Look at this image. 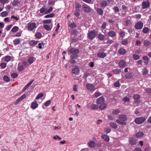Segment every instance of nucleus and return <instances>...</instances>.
Listing matches in <instances>:
<instances>
[{"mask_svg": "<svg viewBox=\"0 0 151 151\" xmlns=\"http://www.w3.org/2000/svg\"><path fill=\"white\" fill-rule=\"evenodd\" d=\"M84 2L89 4H92L93 3V1L92 0H82Z\"/></svg>", "mask_w": 151, "mask_h": 151, "instance_id": "49530a36", "label": "nucleus"}, {"mask_svg": "<svg viewBox=\"0 0 151 151\" xmlns=\"http://www.w3.org/2000/svg\"><path fill=\"white\" fill-rule=\"evenodd\" d=\"M26 94L25 93L23 94L19 98L17 99L15 101L14 104L15 105H17L23 99H25L26 98Z\"/></svg>", "mask_w": 151, "mask_h": 151, "instance_id": "ddd939ff", "label": "nucleus"}, {"mask_svg": "<svg viewBox=\"0 0 151 151\" xmlns=\"http://www.w3.org/2000/svg\"><path fill=\"white\" fill-rule=\"evenodd\" d=\"M101 137L102 139L106 142H108L109 140V137L106 134H102L101 136Z\"/></svg>", "mask_w": 151, "mask_h": 151, "instance_id": "aec40b11", "label": "nucleus"}, {"mask_svg": "<svg viewBox=\"0 0 151 151\" xmlns=\"http://www.w3.org/2000/svg\"><path fill=\"white\" fill-rule=\"evenodd\" d=\"M107 2L105 0H104L101 2L100 5L102 7H105L107 5Z\"/></svg>", "mask_w": 151, "mask_h": 151, "instance_id": "cd10ccee", "label": "nucleus"}, {"mask_svg": "<svg viewBox=\"0 0 151 151\" xmlns=\"http://www.w3.org/2000/svg\"><path fill=\"white\" fill-rule=\"evenodd\" d=\"M55 1L54 0H49L48 4L49 5H54L55 4Z\"/></svg>", "mask_w": 151, "mask_h": 151, "instance_id": "5fc2aeb1", "label": "nucleus"}, {"mask_svg": "<svg viewBox=\"0 0 151 151\" xmlns=\"http://www.w3.org/2000/svg\"><path fill=\"white\" fill-rule=\"evenodd\" d=\"M126 65V62L124 60H121L119 63V65L120 67L124 68Z\"/></svg>", "mask_w": 151, "mask_h": 151, "instance_id": "412c9836", "label": "nucleus"}, {"mask_svg": "<svg viewBox=\"0 0 151 151\" xmlns=\"http://www.w3.org/2000/svg\"><path fill=\"white\" fill-rule=\"evenodd\" d=\"M129 142L130 144L132 145H134L136 144L137 142V139L135 138L132 137L129 140Z\"/></svg>", "mask_w": 151, "mask_h": 151, "instance_id": "f3484780", "label": "nucleus"}, {"mask_svg": "<svg viewBox=\"0 0 151 151\" xmlns=\"http://www.w3.org/2000/svg\"><path fill=\"white\" fill-rule=\"evenodd\" d=\"M86 87L88 90L90 91H93L96 89L93 84L89 83L86 84Z\"/></svg>", "mask_w": 151, "mask_h": 151, "instance_id": "1a4fd4ad", "label": "nucleus"}, {"mask_svg": "<svg viewBox=\"0 0 151 151\" xmlns=\"http://www.w3.org/2000/svg\"><path fill=\"white\" fill-rule=\"evenodd\" d=\"M11 60V57L10 56H7L5 57V60L6 62H8Z\"/></svg>", "mask_w": 151, "mask_h": 151, "instance_id": "13d9d810", "label": "nucleus"}, {"mask_svg": "<svg viewBox=\"0 0 151 151\" xmlns=\"http://www.w3.org/2000/svg\"><path fill=\"white\" fill-rule=\"evenodd\" d=\"M146 120L145 117H141L136 118L134 120L135 123L137 124H140L143 123Z\"/></svg>", "mask_w": 151, "mask_h": 151, "instance_id": "0eeeda50", "label": "nucleus"}, {"mask_svg": "<svg viewBox=\"0 0 151 151\" xmlns=\"http://www.w3.org/2000/svg\"><path fill=\"white\" fill-rule=\"evenodd\" d=\"M104 102V99L103 97H100L97 99L96 103L98 104H100Z\"/></svg>", "mask_w": 151, "mask_h": 151, "instance_id": "a211bd4d", "label": "nucleus"}, {"mask_svg": "<svg viewBox=\"0 0 151 151\" xmlns=\"http://www.w3.org/2000/svg\"><path fill=\"white\" fill-rule=\"evenodd\" d=\"M142 8L144 9L148 8L150 6V4L148 1H144L142 3Z\"/></svg>", "mask_w": 151, "mask_h": 151, "instance_id": "9d476101", "label": "nucleus"}, {"mask_svg": "<svg viewBox=\"0 0 151 151\" xmlns=\"http://www.w3.org/2000/svg\"><path fill=\"white\" fill-rule=\"evenodd\" d=\"M133 76L132 73H129L127 74L125 77L126 78L129 79L131 78Z\"/></svg>", "mask_w": 151, "mask_h": 151, "instance_id": "a19ab883", "label": "nucleus"}, {"mask_svg": "<svg viewBox=\"0 0 151 151\" xmlns=\"http://www.w3.org/2000/svg\"><path fill=\"white\" fill-rule=\"evenodd\" d=\"M128 40L127 39L123 40L122 42V44L123 45H126L128 44Z\"/></svg>", "mask_w": 151, "mask_h": 151, "instance_id": "e433bc0d", "label": "nucleus"}, {"mask_svg": "<svg viewBox=\"0 0 151 151\" xmlns=\"http://www.w3.org/2000/svg\"><path fill=\"white\" fill-rule=\"evenodd\" d=\"M23 64L24 65V66H28L30 65L29 64L28 62L27 61H24L22 62Z\"/></svg>", "mask_w": 151, "mask_h": 151, "instance_id": "774afa93", "label": "nucleus"}, {"mask_svg": "<svg viewBox=\"0 0 151 151\" xmlns=\"http://www.w3.org/2000/svg\"><path fill=\"white\" fill-rule=\"evenodd\" d=\"M19 29V27L17 26L14 27L12 29L11 31L13 32H17Z\"/></svg>", "mask_w": 151, "mask_h": 151, "instance_id": "a18cd8bd", "label": "nucleus"}, {"mask_svg": "<svg viewBox=\"0 0 151 151\" xmlns=\"http://www.w3.org/2000/svg\"><path fill=\"white\" fill-rule=\"evenodd\" d=\"M19 2L17 0H14L13 1L12 4L13 6H16Z\"/></svg>", "mask_w": 151, "mask_h": 151, "instance_id": "052dcab7", "label": "nucleus"}, {"mask_svg": "<svg viewBox=\"0 0 151 151\" xmlns=\"http://www.w3.org/2000/svg\"><path fill=\"white\" fill-rule=\"evenodd\" d=\"M133 98L135 100L138 99L140 98V96L138 94H135L134 95Z\"/></svg>", "mask_w": 151, "mask_h": 151, "instance_id": "e2e57ef3", "label": "nucleus"}, {"mask_svg": "<svg viewBox=\"0 0 151 151\" xmlns=\"http://www.w3.org/2000/svg\"><path fill=\"white\" fill-rule=\"evenodd\" d=\"M80 11V10H77L76 11H75L74 12V14L75 16L77 17H78L80 15V14L79 12H78Z\"/></svg>", "mask_w": 151, "mask_h": 151, "instance_id": "3c124183", "label": "nucleus"}, {"mask_svg": "<svg viewBox=\"0 0 151 151\" xmlns=\"http://www.w3.org/2000/svg\"><path fill=\"white\" fill-rule=\"evenodd\" d=\"M27 27L28 30L31 31H33L37 27L36 23L32 22L28 23L27 24Z\"/></svg>", "mask_w": 151, "mask_h": 151, "instance_id": "20e7f679", "label": "nucleus"}, {"mask_svg": "<svg viewBox=\"0 0 151 151\" xmlns=\"http://www.w3.org/2000/svg\"><path fill=\"white\" fill-rule=\"evenodd\" d=\"M114 86L116 87H119L120 86L119 82V81H117L114 83Z\"/></svg>", "mask_w": 151, "mask_h": 151, "instance_id": "338daca9", "label": "nucleus"}, {"mask_svg": "<svg viewBox=\"0 0 151 151\" xmlns=\"http://www.w3.org/2000/svg\"><path fill=\"white\" fill-rule=\"evenodd\" d=\"M53 9L52 7H50L48 10L45 6H42L40 9V12L41 13L44 14H46L50 13L52 12Z\"/></svg>", "mask_w": 151, "mask_h": 151, "instance_id": "7ed1b4c3", "label": "nucleus"}, {"mask_svg": "<svg viewBox=\"0 0 151 151\" xmlns=\"http://www.w3.org/2000/svg\"><path fill=\"white\" fill-rule=\"evenodd\" d=\"M52 19H48L44 20L43 21V23L44 24H50L51 23Z\"/></svg>", "mask_w": 151, "mask_h": 151, "instance_id": "c85d7f7f", "label": "nucleus"}, {"mask_svg": "<svg viewBox=\"0 0 151 151\" xmlns=\"http://www.w3.org/2000/svg\"><path fill=\"white\" fill-rule=\"evenodd\" d=\"M69 52L72 54L70 55L71 59L76 58L78 57V54L79 52V50L74 48H71L69 49Z\"/></svg>", "mask_w": 151, "mask_h": 151, "instance_id": "f257e3e1", "label": "nucleus"}, {"mask_svg": "<svg viewBox=\"0 0 151 151\" xmlns=\"http://www.w3.org/2000/svg\"><path fill=\"white\" fill-rule=\"evenodd\" d=\"M133 58L135 60H138V59H139V56L138 55H137L136 54H133Z\"/></svg>", "mask_w": 151, "mask_h": 151, "instance_id": "0e129e2a", "label": "nucleus"}, {"mask_svg": "<svg viewBox=\"0 0 151 151\" xmlns=\"http://www.w3.org/2000/svg\"><path fill=\"white\" fill-rule=\"evenodd\" d=\"M104 131L107 134L110 132L111 129L109 128H105L104 129Z\"/></svg>", "mask_w": 151, "mask_h": 151, "instance_id": "69168bd1", "label": "nucleus"}, {"mask_svg": "<svg viewBox=\"0 0 151 151\" xmlns=\"http://www.w3.org/2000/svg\"><path fill=\"white\" fill-rule=\"evenodd\" d=\"M76 24L74 22H73L70 23L68 25V27L71 29H73L76 27Z\"/></svg>", "mask_w": 151, "mask_h": 151, "instance_id": "f704fd0d", "label": "nucleus"}, {"mask_svg": "<svg viewBox=\"0 0 151 151\" xmlns=\"http://www.w3.org/2000/svg\"><path fill=\"white\" fill-rule=\"evenodd\" d=\"M9 1L8 0H0V3L3 5L8 4Z\"/></svg>", "mask_w": 151, "mask_h": 151, "instance_id": "79ce46f5", "label": "nucleus"}, {"mask_svg": "<svg viewBox=\"0 0 151 151\" xmlns=\"http://www.w3.org/2000/svg\"><path fill=\"white\" fill-rule=\"evenodd\" d=\"M120 112V110L118 109L113 110L112 111V114L114 115H117Z\"/></svg>", "mask_w": 151, "mask_h": 151, "instance_id": "ea45409f", "label": "nucleus"}, {"mask_svg": "<svg viewBox=\"0 0 151 151\" xmlns=\"http://www.w3.org/2000/svg\"><path fill=\"white\" fill-rule=\"evenodd\" d=\"M118 52L120 54L124 55L126 53V51L125 49L121 48L119 50Z\"/></svg>", "mask_w": 151, "mask_h": 151, "instance_id": "5701e85b", "label": "nucleus"}, {"mask_svg": "<svg viewBox=\"0 0 151 151\" xmlns=\"http://www.w3.org/2000/svg\"><path fill=\"white\" fill-rule=\"evenodd\" d=\"M34 80H32L30 82L27 83L24 87L26 88H27L30 85H31L33 82H34Z\"/></svg>", "mask_w": 151, "mask_h": 151, "instance_id": "bf43d9fd", "label": "nucleus"}, {"mask_svg": "<svg viewBox=\"0 0 151 151\" xmlns=\"http://www.w3.org/2000/svg\"><path fill=\"white\" fill-rule=\"evenodd\" d=\"M96 12L102 16L103 14V10L101 8H98L96 9Z\"/></svg>", "mask_w": 151, "mask_h": 151, "instance_id": "c756f323", "label": "nucleus"}, {"mask_svg": "<svg viewBox=\"0 0 151 151\" xmlns=\"http://www.w3.org/2000/svg\"><path fill=\"white\" fill-rule=\"evenodd\" d=\"M107 105L105 103H102L99 106V108L100 109H105L106 106Z\"/></svg>", "mask_w": 151, "mask_h": 151, "instance_id": "4c0bfd02", "label": "nucleus"}, {"mask_svg": "<svg viewBox=\"0 0 151 151\" xmlns=\"http://www.w3.org/2000/svg\"><path fill=\"white\" fill-rule=\"evenodd\" d=\"M91 108L93 109H97L99 108V106L96 104H93L91 105Z\"/></svg>", "mask_w": 151, "mask_h": 151, "instance_id": "58836bf2", "label": "nucleus"}, {"mask_svg": "<svg viewBox=\"0 0 151 151\" xmlns=\"http://www.w3.org/2000/svg\"><path fill=\"white\" fill-rule=\"evenodd\" d=\"M24 69V66L22 65H20L18 67V70L20 72Z\"/></svg>", "mask_w": 151, "mask_h": 151, "instance_id": "8fccbe9b", "label": "nucleus"}, {"mask_svg": "<svg viewBox=\"0 0 151 151\" xmlns=\"http://www.w3.org/2000/svg\"><path fill=\"white\" fill-rule=\"evenodd\" d=\"M34 58L32 57H29L27 59V61L29 65L31 64L34 62Z\"/></svg>", "mask_w": 151, "mask_h": 151, "instance_id": "7c9ffc66", "label": "nucleus"}, {"mask_svg": "<svg viewBox=\"0 0 151 151\" xmlns=\"http://www.w3.org/2000/svg\"><path fill=\"white\" fill-rule=\"evenodd\" d=\"M8 15V13L6 11L2 12L1 13V15L3 17L6 16Z\"/></svg>", "mask_w": 151, "mask_h": 151, "instance_id": "864d4df0", "label": "nucleus"}, {"mask_svg": "<svg viewBox=\"0 0 151 151\" xmlns=\"http://www.w3.org/2000/svg\"><path fill=\"white\" fill-rule=\"evenodd\" d=\"M97 34L98 32L97 31L94 30L91 31L88 33V38L90 40H92Z\"/></svg>", "mask_w": 151, "mask_h": 151, "instance_id": "39448f33", "label": "nucleus"}, {"mask_svg": "<svg viewBox=\"0 0 151 151\" xmlns=\"http://www.w3.org/2000/svg\"><path fill=\"white\" fill-rule=\"evenodd\" d=\"M119 119H117L116 120V122L118 124L126 125V123L125 122H123L126 121L127 119V116L124 114L119 115Z\"/></svg>", "mask_w": 151, "mask_h": 151, "instance_id": "f03ea898", "label": "nucleus"}, {"mask_svg": "<svg viewBox=\"0 0 151 151\" xmlns=\"http://www.w3.org/2000/svg\"><path fill=\"white\" fill-rule=\"evenodd\" d=\"M35 36L37 38L40 39L42 37V35L40 32H37L35 34Z\"/></svg>", "mask_w": 151, "mask_h": 151, "instance_id": "4be33fe9", "label": "nucleus"}, {"mask_svg": "<svg viewBox=\"0 0 151 151\" xmlns=\"http://www.w3.org/2000/svg\"><path fill=\"white\" fill-rule=\"evenodd\" d=\"M111 128L114 129H116L117 128L118 125L115 123L111 122L109 124Z\"/></svg>", "mask_w": 151, "mask_h": 151, "instance_id": "393cba45", "label": "nucleus"}, {"mask_svg": "<svg viewBox=\"0 0 151 151\" xmlns=\"http://www.w3.org/2000/svg\"><path fill=\"white\" fill-rule=\"evenodd\" d=\"M3 79L6 82H8L10 81L9 78L6 76H4Z\"/></svg>", "mask_w": 151, "mask_h": 151, "instance_id": "4d7b16f0", "label": "nucleus"}, {"mask_svg": "<svg viewBox=\"0 0 151 151\" xmlns=\"http://www.w3.org/2000/svg\"><path fill=\"white\" fill-rule=\"evenodd\" d=\"M13 43L15 45H18L21 42V39H16L14 40L13 41Z\"/></svg>", "mask_w": 151, "mask_h": 151, "instance_id": "bb28decb", "label": "nucleus"}, {"mask_svg": "<svg viewBox=\"0 0 151 151\" xmlns=\"http://www.w3.org/2000/svg\"><path fill=\"white\" fill-rule=\"evenodd\" d=\"M26 94L25 93L23 94L19 98L17 99L15 101L14 104L15 105H17L23 99H25L26 98Z\"/></svg>", "mask_w": 151, "mask_h": 151, "instance_id": "f8f14e48", "label": "nucleus"}, {"mask_svg": "<svg viewBox=\"0 0 151 151\" xmlns=\"http://www.w3.org/2000/svg\"><path fill=\"white\" fill-rule=\"evenodd\" d=\"M88 145L89 147L91 148H94L96 146V145L94 141L91 140L88 142Z\"/></svg>", "mask_w": 151, "mask_h": 151, "instance_id": "6ab92c4d", "label": "nucleus"}, {"mask_svg": "<svg viewBox=\"0 0 151 151\" xmlns=\"http://www.w3.org/2000/svg\"><path fill=\"white\" fill-rule=\"evenodd\" d=\"M143 26V23L141 22H138L136 23L134 25L135 28L137 29H141Z\"/></svg>", "mask_w": 151, "mask_h": 151, "instance_id": "6e6552de", "label": "nucleus"}, {"mask_svg": "<svg viewBox=\"0 0 151 151\" xmlns=\"http://www.w3.org/2000/svg\"><path fill=\"white\" fill-rule=\"evenodd\" d=\"M43 96V94L42 93H39L36 97L35 99V100H38L39 99L42 97Z\"/></svg>", "mask_w": 151, "mask_h": 151, "instance_id": "09e8293b", "label": "nucleus"}, {"mask_svg": "<svg viewBox=\"0 0 151 151\" xmlns=\"http://www.w3.org/2000/svg\"><path fill=\"white\" fill-rule=\"evenodd\" d=\"M43 27L45 30L48 31H50L52 27V24H44Z\"/></svg>", "mask_w": 151, "mask_h": 151, "instance_id": "2eb2a0df", "label": "nucleus"}, {"mask_svg": "<svg viewBox=\"0 0 151 151\" xmlns=\"http://www.w3.org/2000/svg\"><path fill=\"white\" fill-rule=\"evenodd\" d=\"M148 70L146 68H144L142 70V73L143 75L146 76L147 74Z\"/></svg>", "mask_w": 151, "mask_h": 151, "instance_id": "72a5a7b5", "label": "nucleus"}, {"mask_svg": "<svg viewBox=\"0 0 151 151\" xmlns=\"http://www.w3.org/2000/svg\"><path fill=\"white\" fill-rule=\"evenodd\" d=\"M55 16V14L54 13H51L50 14H47L44 17V18H50L53 17Z\"/></svg>", "mask_w": 151, "mask_h": 151, "instance_id": "c9c22d12", "label": "nucleus"}, {"mask_svg": "<svg viewBox=\"0 0 151 151\" xmlns=\"http://www.w3.org/2000/svg\"><path fill=\"white\" fill-rule=\"evenodd\" d=\"M38 106V104L35 99L31 103L30 105V107L32 109H35L36 108H37Z\"/></svg>", "mask_w": 151, "mask_h": 151, "instance_id": "9b49d317", "label": "nucleus"}, {"mask_svg": "<svg viewBox=\"0 0 151 151\" xmlns=\"http://www.w3.org/2000/svg\"><path fill=\"white\" fill-rule=\"evenodd\" d=\"M78 86L76 85H74L73 86V91L75 92L78 91Z\"/></svg>", "mask_w": 151, "mask_h": 151, "instance_id": "680f3d73", "label": "nucleus"}, {"mask_svg": "<svg viewBox=\"0 0 151 151\" xmlns=\"http://www.w3.org/2000/svg\"><path fill=\"white\" fill-rule=\"evenodd\" d=\"M114 73L116 74H119L121 72V70L118 69H116L112 71Z\"/></svg>", "mask_w": 151, "mask_h": 151, "instance_id": "6e6d98bb", "label": "nucleus"}, {"mask_svg": "<svg viewBox=\"0 0 151 151\" xmlns=\"http://www.w3.org/2000/svg\"><path fill=\"white\" fill-rule=\"evenodd\" d=\"M144 135L143 133L142 132H139L136 134L137 137H142Z\"/></svg>", "mask_w": 151, "mask_h": 151, "instance_id": "37998d69", "label": "nucleus"}, {"mask_svg": "<svg viewBox=\"0 0 151 151\" xmlns=\"http://www.w3.org/2000/svg\"><path fill=\"white\" fill-rule=\"evenodd\" d=\"M106 54L103 52H100L98 54V56L100 58H103L106 56Z\"/></svg>", "mask_w": 151, "mask_h": 151, "instance_id": "473e14b6", "label": "nucleus"}, {"mask_svg": "<svg viewBox=\"0 0 151 151\" xmlns=\"http://www.w3.org/2000/svg\"><path fill=\"white\" fill-rule=\"evenodd\" d=\"M116 33L114 31H110L108 33V35L110 37H113L115 36Z\"/></svg>", "mask_w": 151, "mask_h": 151, "instance_id": "a878e982", "label": "nucleus"}, {"mask_svg": "<svg viewBox=\"0 0 151 151\" xmlns=\"http://www.w3.org/2000/svg\"><path fill=\"white\" fill-rule=\"evenodd\" d=\"M39 42L35 40H31L30 41L29 44L30 45H36L37 44V43H38Z\"/></svg>", "mask_w": 151, "mask_h": 151, "instance_id": "2f4dec72", "label": "nucleus"}, {"mask_svg": "<svg viewBox=\"0 0 151 151\" xmlns=\"http://www.w3.org/2000/svg\"><path fill=\"white\" fill-rule=\"evenodd\" d=\"M51 103V101L50 100H48L44 103V105L46 107H47L50 105Z\"/></svg>", "mask_w": 151, "mask_h": 151, "instance_id": "de8ad7c7", "label": "nucleus"}, {"mask_svg": "<svg viewBox=\"0 0 151 151\" xmlns=\"http://www.w3.org/2000/svg\"><path fill=\"white\" fill-rule=\"evenodd\" d=\"M98 38L101 40H102L104 38V36L102 34H99L98 36Z\"/></svg>", "mask_w": 151, "mask_h": 151, "instance_id": "603ef678", "label": "nucleus"}, {"mask_svg": "<svg viewBox=\"0 0 151 151\" xmlns=\"http://www.w3.org/2000/svg\"><path fill=\"white\" fill-rule=\"evenodd\" d=\"M149 31V29L147 27H144L142 30L143 32L145 34L147 33Z\"/></svg>", "mask_w": 151, "mask_h": 151, "instance_id": "c03bdc74", "label": "nucleus"}, {"mask_svg": "<svg viewBox=\"0 0 151 151\" xmlns=\"http://www.w3.org/2000/svg\"><path fill=\"white\" fill-rule=\"evenodd\" d=\"M26 94L25 93L23 94L19 98L17 99L15 101L14 104L15 105H17L23 99H25L26 98Z\"/></svg>", "mask_w": 151, "mask_h": 151, "instance_id": "4468645a", "label": "nucleus"}, {"mask_svg": "<svg viewBox=\"0 0 151 151\" xmlns=\"http://www.w3.org/2000/svg\"><path fill=\"white\" fill-rule=\"evenodd\" d=\"M82 9L83 11L87 13H90L92 10L89 6L86 4L83 5Z\"/></svg>", "mask_w": 151, "mask_h": 151, "instance_id": "423d86ee", "label": "nucleus"}, {"mask_svg": "<svg viewBox=\"0 0 151 151\" xmlns=\"http://www.w3.org/2000/svg\"><path fill=\"white\" fill-rule=\"evenodd\" d=\"M150 44V41L147 40H145L143 42L144 45L146 47L149 46Z\"/></svg>", "mask_w": 151, "mask_h": 151, "instance_id": "b1692460", "label": "nucleus"}, {"mask_svg": "<svg viewBox=\"0 0 151 151\" xmlns=\"http://www.w3.org/2000/svg\"><path fill=\"white\" fill-rule=\"evenodd\" d=\"M79 69L78 67H76L73 68L72 70V73L75 75L79 74Z\"/></svg>", "mask_w": 151, "mask_h": 151, "instance_id": "dca6fc26", "label": "nucleus"}]
</instances>
